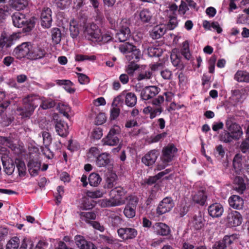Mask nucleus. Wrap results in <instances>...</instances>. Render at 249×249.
Masks as SVG:
<instances>
[{
  "label": "nucleus",
  "instance_id": "37998d69",
  "mask_svg": "<svg viewBox=\"0 0 249 249\" xmlns=\"http://www.w3.org/2000/svg\"><path fill=\"white\" fill-rule=\"evenodd\" d=\"M117 176L115 173H110L107 175L106 178L107 188L108 189L112 188L114 187Z\"/></svg>",
  "mask_w": 249,
  "mask_h": 249
},
{
  "label": "nucleus",
  "instance_id": "680f3d73",
  "mask_svg": "<svg viewBox=\"0 0 249 249\" xmlns=\"http://www.w3.org/2000/svg\"><path fill=\"white\" fill-rule=\"evenodd\" d=\"M242 159L238 157V155H236L233 160L232 164L234 169L236 171L241 170L242 168Z\"/></svg>",
  "mask_w": 249,
  "mask_h": 249
},
{
  "label": "nucleus",
  "instance_id": "423d86ee",
  "mask_svg": "<svg viewBox=\"0 0 249 249\" xmlns=\"http://www.w3.org/2000/svg\"><path fill=\"white\" fill-rule=\"evenodd\" d=\"M174 206L173 198L170 196L165 197L159 202L156 208V214L160 216L166 213L170 212Z\"/></svg>",
  "mask_w": 249,
  "mask_h": 249
},
{
  "label": "nucleus",
  "instance_id": "393cba45",
  "mask_svg": "<svg viewBox=\"0 0 249 249\" xmlns=\"http://www.w3.org/2000/svg\"><path fill=\"white\" fill-rule=\"evenodd\" d=\"M230 206L234 209H242L244 206V200L239 196L232 195L229 198Z\"/></svg>",
  "mask_w": 249,
  "mask_h": 249
},
{
  "label": "nucleus",
  "instance_id": "5fc2aeb1",
  "mask_svg": "<svg viewBox=\"0 0 249 249\" xmlns=\"http://www.w3.org/2000/svg\"><path fill=\"white\" fill-rule=\"evenodd\" d=\"M110 223L114 227H118L122 223V218L118 215H112L109 217Z\"/></svg>",
  "mask_w": 249,
  "mask_h": 249
},
{
  "label": "nucleus",
  "instance_id": "2f4dec72",
  "mask_svg": "<svg viewBox=\"0 0 249 249\" xmlns=\"http://www.w3.org/2000/svg\"><path fill=\"white\" fill-rule=\"evenodd\" d=\"M166 30L162 25H157L150 33L151 37L154 39H159L164 35Z\"/></svg>",
  "mask_w": 249,
  "mask_h": 249
},
{
  "label": "nucleus",
  "instance_id": "8fccbe9b",
  "mask_svg": "<svg viewBox=\"0 0 249 249\" xmlns=\"http://www.w3.org/2000/svg\"><path fill=\"white\" fill-rule=\"evenodd\" d=\"M196 247V243L188 239H183L181 241L180 249H195Z\"/></svg>",
  "mask_w": 249,
  "mask_h": 249
},
{
  "label": "nucleus",
  "instance_id": "dca6fc26",
  "mask_svg": "<svg viewBox=\"0 0 249 249\" xmlns=\"http://www.w3.org/2000/svg\"><path fill=\"white\" fill-rule=\"evenodd\" d=\"M96 165L98 167L111 168L112 162L110 155L107 153H103L97 157Z\"/></svg>",
  "mask_w": 249,
  "mask_h": 249
},
{
  "label": "nucleus",
  "instance_id": "c03bdc74",
  "mask_svg": "<svg viewBox=\"0 0 249 249\" xmlns=\"http://www.w3.org/2000/svg\"><path fill=\"white\" fill-rule=\"evenodd\" d=\"M136 48L135 46L129 42H125L119 46L120 52L124 53H126L127 54L131 52V51H133V50Z\"/></svg>",
  "mask_w": 249,
  "mask_h": 249
},
{
  "label": "nucleus",
  "instance_id": "bf43d9fd",
  "mask_svg": "<svg viewBox=\"0 0 249 249\" xmlns=\"http://www.w3.org/2000/svg\"><path fill=\"white\" fill-rule=\"evenodd\" d=\"M95 15L94 18L95 20L99 23H102L104 20V17L102 11L98 8L94 9Z\"/></svg>",
  "mask_w": 249,
  "mask_h": 249
},
{
  "label": "nucleus",
  "instance_id": "0eeeda50",
  "mask_svg": "<svg viewBox=\"0 0 249 249\" xmlns=\"http://www.w3.org/2000/svg\"><path fill=\"white\" fill-rule=\"evenodd\" d=\"M47 54L44 47L31 43L30 53H29V59L36 60L44 58Z\"/></svg>",
  "mask_w": 249,
  "mask_h": 249
},
{
  "label": "nucleus",
  "instance_id": "338daca9",
  "mask_svg": "<svg viewBox=\"0 0 249 249\" xmlns=\"http://www.w3.org/2000/svg\"><path fill=\"white\" fill-rule=\"evenodd\" d=\"M70 36L73 38H75L77 37L79 34V30L78 25H70Z\"/></svg>",
  "mask_w": 249,
  "mask_h": 249
},
{
  "label": "nucleus",
  "instance_id": "4d7b16f0",
  "mask_svg": "<svg viewBox=\"0 0 249 249\" xmlns=\"http://www.w3.org/2000/svg\"><path fill=\"white\" fill-rule=\"evenodd\" d=\"M152 75V73L150 71H142L138 74L137 79L138 81L149 79L151 78Z\"/></svg>",
  "mask_w": 249,
  "mask_h": 249
},
{
  "label": "nucleus",
  "instance_id": "ddd939ff",
  "mask_svg": "<svg viewBox=\"0 0 249 249\" xmlns=\"http://www.w3.org/2000/svg\"><path fill=\"white\" fill-rule=\"evenodd\" d=\"M52 10L48 7L44 8L40 15V24L44 28L48 29L51 27L52 23Z\"/></svg>",
  "mask_w": 249,
  "mask_h": 249
},
{
  "label": "nucleus",
  "instance_id": "58836bf2",
  "mask_svg": "<svg viewBox=\"0 0 249 249\" xmlns=\"http://www.w3.org/2000/svg\"><path fill=\"white\" fill-rule=\"evenodd\" d=\"M56 104L55 101L53 99L44 98L41 101L40 107L43 109H47L54 107Z\"/></svg>",
  "mask_w": 249,
  "mask_h": 249
},
{
  "label": "nucleus",
  "instance_id": "9d476101",
  "mask_svg": "<svg viewBox=\"0 0 249 249\" xmlns=\"http://www.w3.org/2000/svg\"><path fill=\"white\" fill-rule=\"evenodd\" d=\"M205 220L200 212L194 215L189 220V225L191 229L194 231L201 230L205 225Z\"/></svg>",
  "mask_w": 249,
  "mask_h": 249
},
{
  "label": "nucleus",
  "instance_id": "c9c22d12",
  "mask_svg": "<svg viewBox=\"0 0 249 249\" xmlns=\"http://www.w3.org/2000/svg\"><path fill=\"white\" fill-rule=\"evenodd\" d=\"M234 79L239 82H249V73L243 71H238L234 75Z\"/></svg>",
  "mask_w": 249,
  "mask_h": 249
},
{
  "label": "nucleus",
  "instance_id": "9b49d317",
  "mask_svg": "<svg viewBox=\"0 0 249 249\" xmlns=\"http://www.w3.org/2000/svg\"><path fill=\"white\" fill-rule=\"evenodd\" d=\"M131 36V34L128 24L126 22H121L119 31L116 34V38L120 42H124L129 39Z\"/></svg>",
  "mask_w": 249,
  "mask_h": 249
},
{
  "label": "nucleus",
  "instance_id": "f8f14e48",
  "mask_svg": "<svg viewBox=\"0 0 249 249\" xmlns=\"http://www.w3.org/2000/svg\"><path fill=\"white\" fill-rule=\"evenodd\" d=\"M160 89L155 86H147L143 89L141 92V97L143 100L152 99L160 91Z\"/></svg>",
  "mask_w": 249,
  "mask_h": 249
},
{
  "label": "nucleus",
  "instance_id": "603ef678",
  "mask_svg": "<svg viewBox=\"0 0 249 249\" xmlns=\"http://www.w3.org/2000/svg\"><path fill=\"white\" fill-rule=\"evenodd\" d=\"M124 213L127 218H133L136 215V209L126 205L124 210Z\"/></svg>",
  "mask_w": 249,
  "mask_h": 249
},
{
  "label": "nucleus",
  "instance_id": "09e8293b",
  "mask_svg": "<svg viewBox=\"0 0 249 249\" xmlns=\"http://www.w3.org/2000/svg\"><path fill=\"white\" fill-rule=\"evenodd\" d=\"M19 239L17 236L12 237L7 243L6 249H17L19 247Z\"/></svg>",
  "mask_w": 249,
  "mask_h": 249
},
{
  "label": "nucleus",
  "instance_id": "13d9d810",
  "mask_svg": "<svg viewBox=\"0 0 249 249\" xmlns=\"http://www.w3.org/2000/svg\"><path fill=\"white\" fill-rule=\"evenodd\" d=\"M96 203L95 201L86 198L84 200L83 203V208L85 210H90L92 209L96 205Z\"/></svg>",
  "mask_w": 249,
  "mask_h": 249
},
{
  "label": "nucleus",
  "instance_id": "f3484780",
  "mask_svg": "<svg viewBox=\"0 0 249 249\" xmlns=\"http://www.w3.org/2000/svg\"><path fill=\"white\" fill-rule=\"evenodd\" d=\"M117 233L124 240L134 239L138 234L137 230L132 228H120L117 230Z\"/></svg>",
  "mask_w": 249,
  "mask_h": 249
},
{
  "label": "nucleus",
  "instance_id": "20e7f679",
  "mask_svg": "<svg viewBox=\"0 0 249 249\" xmlns=\"http://www.w3.org/2000/svg\"><path fill=\"white\" fill-rule=\"evenodd\" d=\"M178 149L173 143L168 144L164 146L161 151V155L160 157L161 163L157 165V170H161L169 165V163L173 160Z\"/></svg>",
  "mask_w": 249,
  "mask_h": 249
},
{
  "label": "nucleus",
  "instance_id": "de8ad7c7",
  "mask_svg": "<svg viewBox=\"0 0 249 249\" xmlns=\"http://www.w3.org/2000/svg\"><path fill=\"white\" fill-rule=\"evenodd\" d=\"M57 108L58 109L61 114H62L63 116L66 117L67 119H70L71 117L69 113L70 112L71 109L69 106L64 104H58Z\"/></svg>",
  "mask_w": 249,
  "mask_h": 249
},
{
  "label": "nucleus",
  "instance_id": "39448f33",
  "mask_svg": "<svg viewBox=\"0 0 249 249\" xmlns=\"http://www.w3.org/2000/svg\"><path fill=\"white\" fill-rule=\"evenodd\" d=\"M101 31V29L94 23L86 24L83 27L85 37L92 41H96L99 38Z\"/></svg>",
  "mask_w": 249,
  "mask_h": 249
},
{
  "label": "nucleus",
  "instance_id": "a211bd4d",
  "mask_svg": "<svg viewBox=\"0 0 249 249\" xmlns=\"http://www.w3.org/2000/svg\"><path fill=\"white\" fill-rule=\"evenodd\" d=\"M226 126L229 131L234 137L235 140H239L243 134L242 128L236 123H232L231 121H227L226 122Z\"/></svg>",
  "mask_w": 249,
  "mask_h": 249
},
{
  "label": "nucleus",
  "instance_id": "c756f323",
  "mask_svg": "<svg viewBox=\"0 0 249 249\" xmlns=\"http://www.w3.org/2000/svg\"><path fill=\"white\" fill-rule=\"evenodd\" d=\"M139 19L143 23H150L153 18V14L148 8H143L139 14Z\"/></svg>",
  "mask_w": 249,
  "mask_h": 249
},
{
  "label": "nucleus",
  "instance_id": "0e129e2a",
  "mask_svg": "<svg viewBox=\"0 0 249 249\" xmlns=\"http://www.w3.org/2000/svg\"><path fill=\"white\" fill-rule=\"evenodd\" d=\"M76 73L78 76V80L80 84L85 85L89 82V78L86 74L78 72Z\"/></svg>",
  "mask_w": 249,
  "mask_h": 249
},
{
  "label": "nucleus",
  "instance_id": "a19ab883",
  "mask_svg": "<svg viewBox=\"0 0 249 249\" xmlns=\"http://www.w3.org/2000/svg\"><path fill=\"white\" fill-rule=\"evenodd\" d=\"M147 53L150 57H160L162 53V49L159 47L150 46L147 48Z\"/></svg>",
  "mask_w": 249,
  "mask_h": 249
},
{
  "label": "nucleus",
  "instance_id": "72a5a7b5",
  "mask_svg": "<svg viewBox=\"0 0 249 249\" xmlns=\"http://www.w3.org/2000/svg\"><path fill=\"white\" fill-rule=\"evenodd\" d=\"M88 180L91 186L97 187L101 183L102 178L98 173H92L89 175Z\"/></svg>",
  "mask_w": 249,
  "mask_h": 249
},
{
  "label": "nucleus",
  "instance_id": "79ce46f5",
  "mask_svg": "<svg viewBox=\"0 0 249 249\" xmlns=\"http://www.w3.org/2000/svg\"><path fill=\"white\" fill-rule=\"evenodd\" d=\"M15 163L20 177H23L26 174V167L24 162L21 160L16 159Z\"/></svg>",
  "mask_w": 249,
  "mask_h": 249
},
{
  "label": "nucleus",
  "instance_id": "4be33fe9",
  "mask_svg": "<svg viewBox=\"0 0 249 249\" xmlns=\"http://www.w3.org/2000/svg\"><path fill=\"white\" fill-rule=\"evenodd\" d=\"M75 241L76 245L79 249H98L94 244L86 240L82 236H76Z\"/></svg>",
  "mask_w": 249,
  "mask_h": 249
},
{
  "label": "nucleus",
  "instance_id": "e2e57ef3",
  "mask_svg": "<svg viewBox=\"0 0 249 249\" xmlns=\"http://www.w3.org/2000/svg\"><path fill=\"white\" fill-rule=\"evenodd\" d=\"M80 215L81 217L85 218L86 221L89 219L94 220L96 217V214L93 212H81Z\"/></svg>",
  "mask_w": 249,
  "mask_h": 249
},
{
  "label": "nucleus",
  "instance_id": "ea45409f",
  "mask_svg": "<svg viewBox=\"0 0 249 249\" xmlns=\"http://www.w3.org/2000/svg\"><path fill=\"white\" fill-rule=\"evenodd\" d=\"M52 39L54 44H59L61 40L62 34L60 29L53 28L51 30Z\"/></svg>",
  "mask_w": 249,
  "mask_h": 249
},
{
  "label": "nucleus",
  "instance_id": "4c0bfd02",
  "mask_svg": "<svg viewBox=\"0 0 249 249\" xmlns=\"http://www.w3.org/2000/svg\"><path fill=\"white\" fill-rule=\"evenodd\" d=\"M125 105L129 107H133L137 103V97L132 92H128L125 96Z\"/></svg>",
  "mask_w": 249,
  "mask_h": 249
},
{
  "label": "nucleus",
  "instance_id": "2eb2a0df",
  "mask_svg": "<svg viewBox=\"0 0 249 249\" xmlns=\"http://www.w3.org/2000/svg\"><path fill=\"white\" fill-rule=\"evenodd\" d=\"M208 196L204 189H200L192 195L193 202L196 204L203 206L207 204Z\"/></svg>",
  "mask_w": 249,
  "mask_h": 249
},
{
  "label": "nucleus",
  "instance_id": "4468645a",
  "mask_svg": "<svg viewBox=\"0 0 249 249\" xmlns=\"http://www.w3.org/2000/svg\"><path fill=\"white\" fill-rule=\"evenodd\" d=\"M154 232L162 236H171V230L170 227L164 223L157 222L152 226Z\"/></svg>",
  "mask_w": 249,
  "mask_h": 249
},
{
  "label": "nucleus",
  "instance_id": "bb28decb",
  "mask_svg": "<svg viewBox=\"0 0 249 249\" xmlns=\"http://www.w3.org/2000/svg\"><path fill=\"white\" fill-rule=\"evenodd\" d=\"M124 203V201L121 200L120 199H104L101 201V206L102 207H111L120 206Z\"/></svg>",
  "mask_w": 249,
  "mask_h": 249
},
{
  "label": "nucleus",
  "instance_id": "a18cd8bd",
  "mask_svg": "<svg viewBox=\"0 0 249 249\" xmlns=\"http://www.w3.org/2000/svg\"><path fill=\"white\" fill-rule=\"evenodd\" d=\"M181 53L186 59L189 60L190 59L191 53L189 50V44L187 40L185 41L182 43Z\"/></svg>",
  "mask_w": 249,
  "mask_h": 249
},
{
  "label": "nucleus",
  "instance_id": "aec40b11",
  "mask_svg": "<svg viewBox=\"0 0 249 249\" xmlns=\"http://www.w3.org/2000/svg\"><path fill=\"white\" fill-rule=\"evenodd\" d=\"M227 220L230 226L236 227L242 223L243 218L239 212L233 211L229 213Z\"/></svg>",
  "mask_w": 249,
  "mask_h": 249
},
{
  "label": "nucleus",
  "instance_id": "f257e3e1",
  "mask_svg": "<svg viewBox=\"0 0 249 249\" xmlns=\"http://www.w3.org/2000/svg\"><path fill=\"white\" fill-rule=\"evenodd\" d=\"M40 100L37 96L28 95L22 99L23 106L17 108V111L23 117L29 118L35 109L39 104Z\"/></svg>",
  "mask_w": 249,
  "mask_h": 249
},
{
  "label": "nucleus",
  "instance_id": "49530a36",
  "mask_svg": "<svg viewBox=\"0 0 249 249\" xmlns=\"http://www.w3.org/2000/svg\"><path fill=\"white\" fill-rule=\"evenodd\" d=\"M220 140L225 143H229L234 140V137L233 135L229 131L224 130L222 132L219 136Z\"/></svg>",
  "mask_w": 249,
  "mask_h": 249
},
{
  "label": "nucleus",
  "instance_id": "473e14b6",
  "mask_svg": "<svg viewBox=\"0 0 249 249\" xmlns=\"http://www.w3.org/2000/svg\"><path fill=\"white\" fill-rule=\"evenodd\" d=\"M56 83L58 85L64 86V89L69 93L75 91V89L72 88L73 84L70 80H57Z\"/></svg>",
  "mask_w": 249,
  "mask_h": 249
},
{
  "label": "nucleus",
  "instance_id": "b1692460",
  "mask_svg": "<svg viewBox=\"0 0 249 249\" xmlns=\"http://www.w3.org/2000/svg\"><path fill=\"white\" fill-rule=\"evenodd\" d=\"M27 167L30 175L35 177L38 174V171L41 167V162L36 159H30L27 164Z\"/></svg>",
  "mask_w": 249,
  "mask_h": 249
},
{
  "label": "nucleus",
  "instance_id": "69168bd1",
  "mask_svg": "<svg viewBox=\"0 0 249 249\" xmlns=\"http://www.w3.org/2000/svg\"><path fill=\"white\" fill-rule=\"evenodd\" d=\"M57 195L55 196V199L56 200V203L57 205L60 203L62 196L64 193V187L62 186H58L57 187Z\"/></svg>",
  "mask_w": 249,
  "mask_h": 249
},
{
  "label": "nucleus",
  "instance_id": "cd10ccee",
  "mask_svg": "<svg viewBox=\"0 0 249 249\" xmlns=\"http://www.w3.org/2000/svg\"><path fill=\"white\" fill-rule=\"evenodd\" d=\"M234 189L238 193L243 194L246 189V184L244 178L239 176L236 177L234 180Z\"/></svg>",
  "mask_w": 249,
  "mask_h": 249
},
{
  "label": "nucleus",
  "instance_id": "7c9ffc66",
  "mask_svg": "<svg viewBox=\"0 0 249 249\" xmlns=\"http://www.w3.org/2000/svg\"><path fill=\"white\" fill-rule=\"evenodd\" d=\"M141 55V51L136 48L126 55V58L130 63H135L139 61Z\"/></svg>",
  "mask_w": 249,
  "mask_h": 249
},
{
  "label": "nucleus",
  "instance_id": "5701e85b",
  "mask_svg": "<svg viewBox=\"0 0 249 249\" xmlns=\"http://www.w3.org/2000/svg\"><path fill=\"white\" fill-rule=\"evenodd\" d=\"M209 214L213 218L220 217L223 212L224 209L221 204L215 203L210 205L208 209Z\"/></svg>",
  "mask_w": 249,
  "mask_h": 249
},
{
  "label": "nucleus",
  "instance_id": "052dcab7",
  "mask_svg": "<svg viewBox=\"0 0 249 249\" xmlns=\"http://www.w3.org/2000/svg\"><path fill=\"white\" fill-rule=\"evenodd\" d=\"M169 21L167 24V27L170 30H173L178 25V22L176 15H172L169 17Z\"/></svg>",
  "mask_w": 249,
  "mask_h": 249
},
{
  "label": "nucleus",
  "instance_id": "f704fd0d",
  "mask_svg": "<svg viewBox=\"0 0 249 249\" xmlns=\"http://www.w3.org/2000/svg\"><path fill=\"white\" fill-rule=\"evenodd\" d=\"M126 191L125 189L121 187H117L111 191V194L114 195V199H120L121 200H123L125 202L124 200L123 199V197L125 196Z\"/></svg>",
  "mask_w": 249,
  "mask_h": 249
},
{
  "label": "nucleus",
  "instance_id": "774afa93",
  "mask_svg": "<svg viewBox=\"0 0 249 249\" xmlns=\"http://www.w3.org/2000/svg\"><path fill=\"white\" fill-rule=\"evenodd\" d=\"M139 68V66L135 63H130L128 65L126 69V71L127 73V75L132 76L134 74V71Z\"/></svg>",
  "mask_w": 249,
  "mask_h": 249
},
{
  "label": "nucleus",
  "instance_id": "6e6d98bb",
  "mask_svg": "<svg viewBox=\"0 0 249 249\" xmlns=\"http://www.w3.org/2000/svg\"><path fill=\"white\" fill-rule=\"evenodd\" d=\"M96 59V57L94 55L88 56L87 55L84 54H76L75 57V59L76 61H83L85 60H90V61H94Z\"/></svg>",
  "mask_w": 249,
  "mask_h": 249
},
{
  "label": "nucleus",
  "instance_id": "f03ea898",
  "mask_svg": "<svg viewBox=\"0 0 249 249\" xmlns=\"http://www.w3.org/2000/svg\"><path fill=\"white\" fill-rule=\"evenodd\" d=\"M121 129L119 125H114L109 130L107 136L102 139L104 145L116 146L113 151L119 152L122 146L121 140Z\"/></svg>",
  "mask_w": 249,
  "mask_h": 249
},
{
  "label": "nucleus",
  "instance_id": "6ab92c4d",
  "mask_svg": "<svg viewBox=\"0 0 249 249\" xmlns=\"http://www.w3.org/2000/svg\"><path fill=\"white\" fill-rule=\"evenodd\" d=\"M159 155L157 149H153L148 152L142 159V161L146 166H151L155 163Z\"/></svg>",
  "mask_w": 249,
  "mask_h": 249
},
{
  "label": "nucleus",
  "instance_id": "1a4fd4ad",
  "mask_svg": "<svg viewBox=\"0 0 249 249\" xmlns=\"http://www.w3.org/2000/svg\"><path fill=\"white\" fill-rule=\"evenodd\" d=\"M238 238L237 234L230 235H225L222 240L216 242L212 247V249H226L230 247L233 242Z\"/></svg>",
  "mask_w": 249,
  "mask_h": 249
},
{
  "label": "nucleus",
  "instance_id": "6e6552de",
  "mask_svg": "<svg viewBox=\"0 0 249 249\" xmlns=\"http://www.w3.org/2000/svg\"><path fill=\"white\" fill-rule=\"evenodd\" d=\"M30 46L31 42H30L22 43L15 48L13 52V55L18 59H21L26 57L29 59Z\"/></svg>",
  "mask_w": 249,
  "mask_h": 249
},
{
  "label": "nucleus",
  "instance_id": "7ed1b4c3",
  "mask_svg": "<svg viewBox=\"0 0 249 249\" xmlns=\"http://www.w3.org/2000/svg\"><path fill=\"white\" fill-rule=\"evenodd\" d=\"M13 25L18 28L23 27L22 32L24 33L30 32L34 28L35 21L34 18H28L26 16L19 12H16L12 16Z\"/></svg>",
  "mask_w": 249,
  "mask_h": 249
},
{
  "label": "nucleus",
  "instance_id": "a878e982",
  "mask_svg": "<svg viewBox=\"0 0 249 249\" xmlns=\"http://www.w3.org/2000/svg\"><path fill=\"white\" fill-rule=\"evenodd\" d=\"M181 56L179 53L173 51L170 55V59L173 65L180 70H183L185 66L181 60Z\"/></svg>",
  "mask_w": 249,
  "mask_h": 249
},
{
  "label": "nucleus",
  "instance_id": "864d4df0",
  "mask_svg": "<svg viewBox=\"0 0 249 249\" xmlns=\"http://www.w3.org/2000/svg\"><path fill=\"white\" fill-rule=\"evenodd\" d=\"M167 135L166 132H163L161 133L158 134L154 136H151L150 138L149 142L155 143L163 140Z\"/></svg>",
  "mask_w": 249,
  "mask_h": 249
},
{
  "label": "nucleus",
  "instance_id": "412c9836",
  "mask_svg": "<svg viewBox=\"0 0 249 249\" xmlns=\"http://www.w3.org/2000/svg\"><path fill=\"white\" fill-rule=\"evenodd\" d=\"M55 123V129L57 134L62 137H66L69 133L68 124L61 120H56Z\"/></svg>",
  "mask_w": 249,
  "mask_h": 249
},
{
  "label": "nucleus",
  "instance_id": "3c124183",
  "mask_svg": "<svg viewBox=\"0 0 249 249\" xmlns=\"http://www.w3.org/2000/svg\"><path fill=\"white\" fill-rule=\"evenodd\" d=\"M112 38V36L109 32H107L103 34L101 31L99 38L97 39L96 42H102L104 43H107L111 41Z\"/></svg>",
  "mask_w": 249,
  "mask_h": 249
},
{
  "label": "nucleus",
  "instance_id": "e433bc0d",
  "mask_svg": "<svg viewBox=\"0 0 249 249\" xmlns=\"http://www.w3.org/2000/svg\"><path fill=\"white\" fill-rule=\"evenodd\" d=\"M2 165L3 166V168L5 173L8 175H11L14 172L15 166V163L12 160H7L4 161L2 159Z\"/></svg>",
  "mask_w": 249,
  "mask_h": 249
},
{
  "label": "nucleus",
  "instance_id": "c85d7f7f",
  "mask_svg": "<svg viewBox=\"0 0 249 249\" xmlns=\"http://www.w3.org/2000/svg\"><path fill=\"white\" fill-rule=\"evenodd\" d=\"M163 111V108L162 107H153L148 106L143 109V112L146 114H149V118L151 119H153L157 116L160 115Z\"/></svg>",
  "mask_w": 249,
  "mask_h": 249
}]
</instances>
